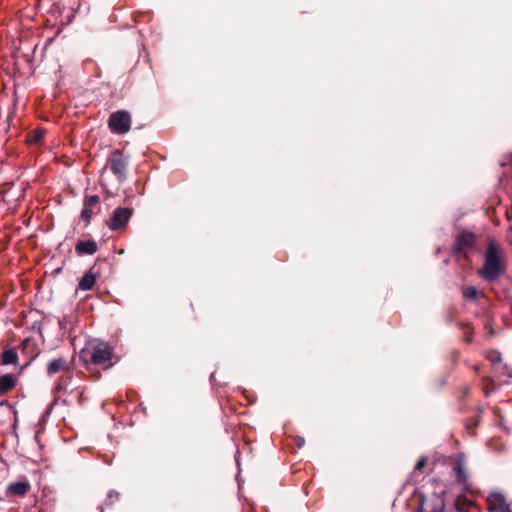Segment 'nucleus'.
<instances>
[{"instance_id": "nucleus-1", "label": "nucleus", "mask_w": 512, "mask_h": 512, "mask_svg": "<svg viewBox=\"0 0 512 512\" xmlns=\"http://www.w3.org/2000/svg\"><path fill=\"white\" fill-rule=\"evenodd\" d=\"M502 269V263L499 258V253L494 244H490L486 252L485 262L483 268L480 270V274L484 279L494 280L496 279Z\"/></svg>"}, {"instance_id": "nucleus-2", "label": "nucleus", "mask_w": 512, "mask_h": 512, "mask_svg": "<svg viewBox=\"0 0 512 512\" xmlns=\"http://www.w3.org/2000/svg\"><path fill=\"white\" fill-rule=\"evenodd\" d=\"M108 125L112 132L125 134L130 130V114L126 111H117L110 115Z\"/></svg>"}, {"instance_id": "nucleus-3", "label": "nucleus", "mask_w": 512, "mask_h": 512, "mask_svg": "<svg viewBox=\"0 0 512 512\" xmlns=\"http://www.w3.org/2000/svg\"><path fill=\"white\" fill-rule=\"evenodd\" d=\"M488 512H512L511 502L498 491H493L487 496Z\"/></svg>"}, {"instance_id": "nucleus-4", "label": "nucleus", "mask_w": 512, "mask_h": 512, "mask_svg": "<svg viewBox=\"0 0 512 512\" xmlns=\"http://www.w3.org/2000/svg\"><path fill=\"white\" fill-rule=\"evenodd\" d=\"M112 357V350L108 344L99 343L93 346L91 353V362L96 365L110 366L109 361Z\"/></svg>"}, {"instance_id": "nucleus-5", "label": "nucleus", "mask_w": 512, "mask_h": 512, "mask_svg": "<svg viewBox=\"0 0 512 512\" xmlns=\"http://www.w3.org/2000/svg\"><path fill=\"white\" fill-rule=\"evenodd\" d=\"M132 215V211L129 208H118L114 211L113 216L109 222V228L111 230H118L124 227L130 217Z\"/></svg>"}, {"instance_id": "nucleus-6", "label": "nucleus", "mask_w": 512, "mask_h": 512, "mask_svg": "<svg viewBox=\"0 0 512 512\" xmlns=\"http://www.w3.org/2000/svg\"><path fill=\"white\" fill-rule=\"evenodd\" d=\"M110 166L112 172L117 175L119 178H123L125 175V170L127 166V161L122 157V155L118 152L114 153L113 157L110 160Z\"/></svg>"}, {"instance_id": "nucleus-7", "label": "nucleus", "mask_w": 512, "mask_h": 512, "mask_svg": "<svg viewBox=\"0 0 512 512\" xmlns=\"http://www.w3.org/2000/svg\"><path fill=\"white\" fill-rule=\"evenodd\" d=\"M30 489V483L27 480L10 483L6 493L13 496H24Z\"/></svg>"}, {"instance_id": "nucleus-8", "label": "nucleus", "mask_w": 512, "mask_h": 512, "mask_svg": "<svg viewBox=\"0 0 512 512\" xmlns=\"http://www.w3.org/2000/svg\"><path fill=\"white\" fill-rule=\"evenodd\" d=\"M66 369H68V361L65 358L53 359L47 365V373L50 376Z\"/></svg>"}, {"instance_id": "nucleus-9", "label": "nucleus", "mask_w": 512, "mask_h": 512, "mask_svg": "<svg viewBox=\"0 0 512 512\" xmlns=\"http://www.w3.org/2000/svg\"><path fill=\"white\" fill-rule=\"evenodd\" d=\"M76 251L79 254L92 255L97 251V244L95 241H80L76 245Z\"/></svg>"}, {"instance_id": "nucleus-10", "label": "nucleus", "mask_w": 512, "mask_h": 512, "mask_svg": "<svg viewBox=\"0 0 512 512\" xmlns=\"http://www.w3.org/2000/svg\"><path fill=\"white\" fill-rule=\"evenodd\" d=\"M97 276L95 273H93L91 270H89L80 280L79 282V289L83 291L90 290L95 282H96Z\"/></svg>"}, {"instance_id": "nucleus-11", "label": "nucleus", "mask_w": 512, "mask_h": 512, "mask_svg": "<svg viewBox=\"0 0 512 512\" xmlns=\"http://www.w3.org/2000/svg\"><path fill=\"white\" fill-rule=\"evenodd\" d=\"M15 386V379L12 375L6 374L0 377V394L6 393Z\"/></svg>"}, {"instance_id": "nucleus-12", "label": "nucleus", "mask_w": 512, "mask_h": 512, "mask_svg": "<svg viewBox=\"0 0 512 512\" xmlns=\"http://www.w3.org/2000/svg\"><path fill=\"white\" fill-rule=\"evenodd\" d=\"M18 361V355L15 350L8 349L3 352L1 357V363L3 365L16 364Z\"/></svg>"}, {"instance_id": "nucleus-13", "label": "nucleus", "mask_w": 512, "mask_h": 512, "mask_svg": "<svg viewBox=\"0 0 512 512\" xmlns=\"http://www.w3.org/2000/svg\"><path fill=\"white\" fill-rule=\"evenodd\" d=\"M43 137H44V131L36 130L29 135L28 140L30 143H39L43 139Z\"/></svg>"}, {"instance_id": "nucleus-14", "label": "nucleus", "mask_w": 512, "mask_h": 512, "mask_svg": "<svg viewBox=\"0 0 512 512\" xmlns=\"http://www.w3.org/2000/svg\"><path fill=\"white\" fill-rule=\"evenodd\" d=\"M463 295L465 298L475 299L477 296V289L475 287L465 288Z\"/></svg>"}, {"instance_id": "nucleus-15", "label": "nucleus", "mask_w": 512, "mask_h": 512, "mask_svg": "<svg viewBox=\"0 0 512 512\" xmlns=\"http://www.w3.org/2000/svg\"><path fill=\"white\" fill-rule=\"evenodd\" d=\"M487 358L493 362V363H498L501 361V355L499 352L497 351H490L488 352L487 354Z\"/></svg>"}, {"instance_id": "nucleus-16", "label": "nucleus", "mask_w": 512, "mask_h": 512, "mask_svg": "<svg viewBox=\"0 0 512 512\" xmlns=\"http://www.w3.org/2000/svg\"><path fill=\"white\" fill-rule=\"evenodd\" d=\"M98 200H99L98 196H91L85 202V206L91 207V206L95 205L98 202Z\"/></svg>"}, {"instance_id": "nucleus-17", "label": "nucleus", "mask_w": 512, "mask_h": 512, "mask_svg": "<svg viewBox=\"0 0 512 512\" xmlns=\"http://www.w3.org/2000/svg\"><path fill=\"white\" fill-rule=\"evenodd\" d=\"M91 214H92V211H91L90 207L85 206L84 209L82 210V217L85 218L86 220H89L91 217Z\"/></svg>"}, {"instance_id": "nucleus-18", "label": "nucleus", "mask_w": 512, "mask_h": 512, "mask_svg": "<svg viewBox=\"0 0 512 512\" xmlns=\"http://www.w3.org/2000/svg\"><path fill=\"white\" fill-rule=\"evenodd\" d=\"M425 464H426V460H425V459H420V460L417 462V464H416V466H415V469H416V470H420V469H422V468L425 466Z\"/></svg>"}, {"instance_id": "nucleus-19", "label": "nucleus", "mask_w": 512, "mask_h": 512, "mask_svg": "<svg viewBox=\"0 0 512 512\" xmlns=\"http://www.w3.org/2000/svg\"><path fill=\"white\" fill-rule=\"evenodd\" d=\"M454 470L457 473V475L459 477H461V475L463 474V467H462V465L459 464Z\"/></svg>"}, {"instance_id": "nucleus-20", "label": "nucleus", "mask_w": 512, "mask_h": 512, "mask_svg": "<svg viewBox=\"0 0 512 512\" xmlns=\"http://www.w3.org/2000/svg\"><path fill=\"white\" fill-rule=\"evenodd\" d=\"M303 444H304V440H303V439H301V440L299 441V446H302Z\"/></svg>"}]
</instances>
